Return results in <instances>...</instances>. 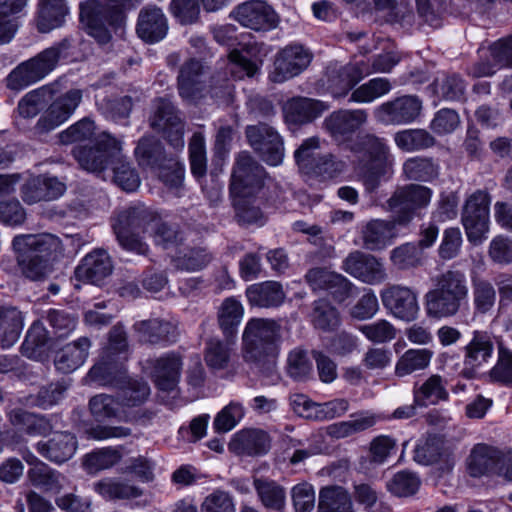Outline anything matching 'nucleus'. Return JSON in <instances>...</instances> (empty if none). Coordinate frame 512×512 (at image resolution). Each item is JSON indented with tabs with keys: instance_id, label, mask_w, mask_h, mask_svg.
<instances>
[{
	"instance_id": "1",
	"label": "nucleus",
	"mask_w": 512,
	"mask_h": 512,
	"mask_svg": "<svg viewBox=\"0 0 512 512\" xmlns=\"http://www.w3.org/2000/svg\"><path fill=\"white\" fill-rule=\"evenodd\" d=\"M127 359V334L124 326L118 323L111 328L108 344L102 349L99 361L87 374L91 383L116 388L123 408L140 406L150 395L147 382L127 376Z\"/></svg>"
},
{
	"instance_id": "2",
	"label": "nucleus",
	"mask_w": 512,
	"mask_h": 512,
	"mask_svg": "<svg viewBox=\"0 0 512 512\" xmlns=\"http://www.w3.org/2000/svg\"><path fill=\"white\" fill-rule=\"evenodd\" d=\"M63 145L77 144L72 155L80 167L88 172L101 173L109 158L122 149L121 141L104 131L96 134L95 121L87 116L58 134Z\"/></svg>"
},
{
	"instance_id": "3",
	"label": "nucleus",
	"mask_w": 512,
	"mask_h": 512,
	"mask_svg": "<svg viewBox=\"0 0 512 512\" xmlns=\"http://www.w3.org/2000/svg\"><path fill=\"white\" fill-rule=\"evenodd\" d=\"M281 348V325L266 318L248 320L242 334V357L275 384L280 376L276 369Z\"/></svg>"
},
{
	"instance_id": "4",
	"label": "nucleus",
	"mask_w": 512,
	"mask_h": 512,
	"mask_svg": "<svg viewBox=\"0 0 512 512\" xmlns=\"http://www.w3.org/2000/svg\"><path fill=\"white\" fill-rule=\"evenodd\" d=\"M433 281L434 287L424 295V308L429 318H451L467 307L469 287L464 271L448 269L437 275Z\"/></svg>"
},
{
	"instance_id": "5",
	"label": "nucleus",
	"mask_w": 512,
	"mask_h": 512,
	"mask_svg": "<svg viewBox=\"0 0 512 512\" xmlns=\"http://www.w3.org/2000/svg\"><path fill=\"white\" fill-rule=\"evenodd\" d=\"M351 150L358 160L362 182L368 193L376 191L381 183L391 179L394 173V157L384 138L373 134L363 135L357 139Z\"/></svg>"
},
{
	"instance_id": "6",
	"label": "nucleus",
	"mask_w": 512,
	"mask_h": 512,
	"mask_svg": "<svg viewBox=\"0 0 512 512\" xmlns=\"http://www.w3.org/2000/svg\"><path fill=\"white\" fill-rule=\"evenodd\" d=\"M58 238L51 234H21L13 238L12 246L18 254L25 277L42 281L52 272L51 256L58 248Z\"/></svg>"
},
{
	"instance_id": "7",
	"label": "nucleus",
	"mask_w": 512,
	"mask_h": 512,
	"mask_svg": "<svg viewBox=\"0 0 512 512\" xmlns=\"http://www.w3.org/2000/svg\"><path fill=\"white\" fill-rule=\"evenodd\" d=\"M71 47V39L65 37L36 56L20 63L7 75V88L21 91L43 80L57 67L60 59L68 56Z\"/></svg>"
},
{
	"instance_id": "8",
	"label": "nucleus",
	"mask_w": 512,
	"mask_h": 512,
	"mask_svg": "<svg viewBox=\"0 0 512 512\" xmlns=\"http://www.w3.org/2000/svg\"><path fill=\"white\" fill-rule=\"evenodd\" d=\"M79 9L80 22L98 43H109L112 33L123 34L126 16L118 6L99 0H85L79 4Z\"/></svg>"
},
{
	"instance_id": "9",
	"label": "nucleus",
	"mask_w": 512,
	"mask_h": 512,
	"mask_svg": "<svg viewBox=\"0 0 512 512\" xmlns=\"http://www.w3.org/2000/svg\"><path fill=\"white\" fill-rule=\"evenodd\" d=\"M265 187H276V181L267 176L264 167L249 152H240L231 175V196L257 198L265 194Z\"/></svg>"
},
{
	"instance_id": "10",
	"label": "nucleus",
	"mask_w": 512,
	"mask_h": 512,
	"mask_svg": "<svg viewBox=\"0 0 512 512\" xmlns=\"http://www.w3.org/2000/svg\"><path fill=\"white\" fill-rule=\"evenodd\" d=\"M149 213L143 205L130 206L113 218L112 228L119 245L126 251L146 255L148 245L139 237L146 230Z\"/></svg>"
},
{
	"instance_id": "11",
	"label": "nucleus",
	"mask_w": 512,
	"mask_h": 512,
	"mask_svg": "<svg viewBox=\"0 0 512 512\" xmlns=\"http://www.w3.org/2000/svg\"><path fill=\"white\" fill-rule=\"evenodd\" d=\"M433 191L420 184H408L398 188L386 202V208L399 226H407L419 211L431 202Z\"/></svg>"
},
{
	"instance_id": "12",
	"label": "nucleus",
	"mask_w": 512,
	"mask_h": 512,
	"mask_svg": "<svg viewBox=\"0 0 512 512\" xmlns=\"http://www.w3.org/2000/svg\"><path fill=\"white\" fill-rule=\"evenodd\" d=\"M490 195L483 190L472 193L465 201L461 212V223L467 239L473 245H480L490 230Z\"/></svg>"
},
{
	"instance_id": "13",
	"label": "nucleus",
	"mask_w": 512,
	"mask_h": 512,
	"mask_svg": "<svg viewBox=\"0 0 512 512\" xmlns=\"http://www.w3.org/2000/svg\"><path fill=\"white\" fill-rule=\"evenodd\" d=\"M258 70V64L247 58L242 52L233 50L225 62V71L212 78L211 96L222 101L230 102L233 98L234 84L232 80L252 77Z\"/></svg>"
},
{
	"instance_id": "14",
	"label": "nucleus",
	"mask_w": 512,
	"mask_h": 512,
	"mask_svg": "<svg viewBox=\"0 0 512 512\" xmlns=\"http://www.w3.org/2000/svg\"><path fill=\"white\" fill-rule=\"evenodd\" d=\"M151 128L162 134L175 151H182L184 142V124L179 110L167 98H157L152 105L149 117Z\"/></svg>"
},
{
	"instance_id": "15",
	"label": "nucleus",
	"mask_w": 512,
	"mask_h": 512,
	"mask_svg": "<svg viewBox=\"0 0 512 512\" xmlns=\"http://www.w3.org/2000/svg\"><path fill=\"white\" fill-rule=\"evenodd\" d=\"M422 109L423 102L418 96L402 95L376 106L373 116L385 126L408 125L418 120Z\"/></svg>"
},
{
	"instance_id": "16",
	"label": "nucleus",
	"mask_w": 512,
	"mask_h": 512,
	"mask_svg": "<svg viewBox=\"0 0 512 512\" xmlns=\"http://www.w3.org/2000/svg\"><path fill=\"white\" fill-rule=\"evenodd\" d=\"M245 134L254 152L268 165L278 166L284 158V142L280 134L266 123L246 127Z\"/></svg>"
},
{
	"instance_id": "17",
	"label": "nucleus",
	"mask_w": 512,
	"mask_h": 512,
	"mask_svg": "<svg viewBox=\"0 0 512 512\" xmlns=\"http://www.w3.org/2000/svg\"><path fill=\"white\" fill-rule=\"evenodd\" d=\"M312 58L311 51L303 45H287L277 53L269 79L274 83H283L302 73Z\"/></svg>"
},
{
	"instance_id": "18",
	"label": "nucleus",
	"mask_w": 512,
	"mask_h": 512,
	"mask_svg": "<svg viewBox=\"0 0 512 512\" xmlns=\"http://www.w3.org/2000/svg\"><path fill=\"white\" fill-rule=\"evenodd\" d=\"M82 101V91L71 89L57 97L38 119L34 129L38 134L48 133L65 123Z\"/></svg>"
},
{
	"instance_id": "19",
	"label": "nucleus",
	"mask_w": 512,
	"mask_h": 512,
	"mask_svg": "<svg viewBox=\"0 0 512 512\" xmlns=\"http://www.w3.org/2000/svg\"><path fill=\"white\" fill-rule=\"evenodd\" d=\"M383 306L397 319L412 322L417 319L420 307L417 293L410 287L392 285L381 291Z\"/></svg>"
},
{
	"instance_id": "20",
	"label": "nucleus",
	"mask_w": 512,
	"mask_h": 512,
	"mask_svg": "<svg viewBox=\"0 0 512 512\" xmlns=\"http://www.w3.org/2000/svg\"><path fill=\"white\" fill-rule=\"evenodd\" d=\"M342 269L359 281L377 285L387 278L383 262L371 254L354 251L343 260Z\"/></svg>"
},
{
	"instance_id": "21",
	"label": "nucleus",
	"mask_w": 512,
	"mask_h": 512,
	"mask_svg": "<svg viewBox=\"0 0 512 512\" xmlns=\"http://www.w3.org/2000/svg\"><path fill=\"white\" fill-rule=\"evenodd\" d=\"M231 16L242 26L255 31H268L277 25L276 13L262 0H251L238 5Z\"/></svg>"
},
{
	"instance_id": "22",
	"label": "nucleus",
	"mask_w": 512,
	"mask_h": 512,
	"mask_svg": "<svg viewBox=\"0 0 512 512\" xmlns=\"http://www.w3.org/2000/svg\"><path fill=\"white\" fill-rule=\"evenodd\" d=\"M368 120L365 109H340L332 112L324 120V127L337 142L349 140Z\"/></svg>"
},
{
	"instance_id": "23",
	"label": "nucleus",
	"mask_w": 512,
	"mask_h": 512,
	"mask_svg": "<svg viewBox=\"0 0 512 512\" xmlns=\"http://www.w3.org/2000/svg\"><path fill=\"white\" fill-rule=\"evenodd\" d=\"M501 68H512V34L495 41L489 47V57L480 59L470 68L473 77H488Z\"/></svg>"
},
{
	"instance_id": "24",
	"label": "nucleus",
	"mask_w": 512,
	"mask_h": 512,
	"mask_svg": "<svg viewBox=\"0 0 512 512\" xmlns=\"http://www.w3.org/2000/svg\"><path fill=\"white\" fill-rule=\"evenodd\" d=\"M65 191V183L51 175L30 176L21 186V196L27 204L58 199Z\"/></svg>"
},
{
	"instance_id": "25",
	"label": "nucleus",
	"mask_w": 512,
	"mask_h": 512,
	"mask_svg": "<svg viewBox=\"0 0 512 512\" xmlns=\"http://www.w3.org/2000/svg\"><path fill=\"white\" fill-rule=\"evenodd\" d=\"M150 367L152 378L158 389L169 392L179 383L183 358L178 352H166L151 360Z\"/></svg>"
},
{
	"instance_id": "26",
	"label": "nucleus",
	"mask_w": 512,
	"mask_h": 512,
	"mask_svg": "<svg viewBox=\"0 0 512 512\" xmlns=\"http://www.w3.org/2000/svg\"><path fill=\"white\" fill-rule=\"evenodd\" d=\"M364 78L365 72L361 71L357 61L339 67H329L327 70L328 90L336 99L350 96V93Z\"/></svg>"
},
{
	"instance_id": "27",
	"label": "nucleus",
	"mask_w": 512,
	"mask_h": 512,
	"mask_svg": "<svg viewBox=\"0 0 512 512\" xmlns=\"http://www.w3.org/2000/svg\"><path fill=\"white\" fill-rule=\"evenodd\" d=\"M136 32L147 43L163 40L168 32V21L162 9L155 5H147L140 10Z\"/></svg>"
},
{
	"instance_id": "28",
	"label": "nucleus",
	"mask_w": 512,
	"mask_h": 512,
	"mask_svg": "<svg viewBox=\"0 0 512 512\" xmlns=\"http://www.w3.org/2000/svg\"><path fill=\"white\" fill-rule=\"evenodd\" d=\"M305 279L313 290H327L338 300L343 301L351 294L353 284L345 276L324 268H312Z\"/></svg>"
},
{
	"instance_id": "29",
	"label": "nucleus",
	"mask_w": 512,
	"mask_h": 512,
	"mask_svg": "<svg viewBox=\"0 0 512 512\" xmlns=\"http://www.w3.org/2000/svg\"><path fill=\"white\" fill-rule=\"evenodd\" d=\"M113 270L108 253L96 249L87 254L75 269V277L79 281L99 285Z\"/></svg>"
},
{
	"instance_id": "30",
	"label": "nucleus",
	"mask_w": 512,
	"mask_h": 512,
	"mask_svg": "<svg viewBox=\"0 0 512 512\" xmlns=\"http://www.w3.org/2000/svg\"><path fill=\"white\" fill-rule=\"evenodd\" d=\"M133 329L142 343L166 346L176 341V327L167 320L152 318L137 321Z\"/></svg>"
},
{
	"instance_id": "31",
	"label": "nucleus",
	"mask_w": 512,
	"mask_h": 512,
	"mask_svg": "<svg viewBox=\"0 0 512 512\" xmlns=\"http://www.w3.org/2000/svg\"><path fill=\"white\" fill-rule=\"evenodd\" d=\"M245 294L250 306L265 309L279 308L286 299L282 284L271 280L248 286Z\"/></svg>"
},
{
	"instance_id": "32",
	"label": "nucleus",
	"mask_w": 512,
	"mask_h": 512,
	"mask_svg": "<svg viewBox=\"0 0 512 512\" xmlns=\"http://www.w3.org/2000/svg\"><path fill=\"white\" fill-rule=\"evenodd\" d=\"M499 458L500 450L498 448L478 443L473 446L466 460L467 472L475 478L497 473Z\"/></svg>"
},
{
	"instance_id": "33",
	"label": "nucleus",
	"mask_w": 512,
	"mask_h": 512,
	"mask_svg": "<svg viewBox=\"0 0 512 512\" xmlns=\"http://www.w3.org/2000/svg\"><path fill=\"white\" fill-rule=\"evenodd\" d=\"M35 448L42 457L56 464H61L75 454L77 440L71 433L57 432L48 441H39Z\"/></svg>"
},
{
	"instance_id": "34",
	"label": "nucleus",
	"mask_w": 512,
	"mask_h": 512,
	"mask_svg": "<svg viewBox=\"0 0 512 512\" xmlns=\"http://www.w3.org/2000/svg\"><path fill=\"white\" fill-rule=\"evenodd\" d=\"M91 341L88 337H80L59 349L54 357L57 371L69 374L80 368L89 355Z\"/></svg>"
},
{
	"instance_id": "35",
	"label": "nucleus",
	"mask_w": 512,
	"mask_h": 512,
	"mask_svg": "<svg viewBox=\"0 0 512 512\" xmlns=\"http://www.w3.org/2000/svg\"><path fill=\"white\" fill-rule=\"evenodd\" d=\"M396 225L398 224L394 219L392 221L370 220L361 229L363 246L367 250L378 251L391 245L397 235Z\"/></svg>"
},
{
	"instance_id": "36",
	"label": "nucleus",
	"mask_w": 512,
	"mask_h": 512,
	"mask_svg": "<svg viewBox=\"0 0 512 512\" xmlns=\"http://www.w3.org/2000/svg\"><path fill=\"white\" fill-rule=\"evenodd\" d=\"M327 109L328 105L323 101L295 97L286 102L283 111L287 123L305 124L321 116Z\"/></svg>"
},
{
	"instance_id": "37",
	"label": "nucleus",
	"mask_w": 512,
	"mask_h": 512,
	"mask_svg": "<svg viewBox=\"0 0 512 512\" xmlns=\"http://www.w3.org/2000/svg\"><path fill=\"white\" fill-rule=\"evenodd\" d=\"M230 449L238 455H264L270 449L269 436L259 429L241 430L233 436Z\"/></svg>"
},
{
	"instance_id": "38",
	"label": "nucleus",
	"mask_w": 512,
	"mask_h": 512,
	"mask_svg": "<svg viewBox=\"0 0 512 512\" xmlns=\"http://www.w3.org/2000/svg\"><path fill=\"white\" fill-rule=\"evenodd\" d=\"M235 356L234 338L220 339L211 337L206 340L204 347V361L213 371L226 370Z\"/></svg>"
},
{
	"instance_id": "39",
	"label": "nucleus",
	"mask_w": 512,
	"mask_h": 512,
	"mask_svg": "<svg viewBox=\"0 0 512 512\" xmlns=\"http://www.w3.org/2000/svg\"><path fill=\"white\" fill-rule=\"evenodd\" d=\"M179 95L185 100H193L204 89L205 73L200 61L190 59L185 62L178 75Z\"/></svg>"
},
{
	"instance_id": "40",
	"label": "nucleus",
	"mask_w": 512,
	"mask_h": 512,
	"mask_svg": "<svg viewBox=\"0 0 512 512\" xmlns=\"http://www.w3.org/2000/svg\"><path fill=\"white\" fill-rule=\"evenodd\" d=\"M68 11L65 0H39L37 29L41 33H47L62 26Z\"/></svg>"
},
{
	"instance_id": "41",
	"label": "nucleus",
	"mask_w": 512,
	"mask_h": 512,
	"mask_svg": "<svg viewBox=\"0 0 512 512\" xmlns=\"http://www.w3.org/2000/svg\"><path fill=\"white\" fill-rule=\"evenodd\" d=\"M29 482L43 492L58 494L67 481L66 477L46 463H39L27 471Z\"/></svg>"
},
{
	"instance_id": "42",
	"label": "nucleus",
	"mask_w": 512,
	"mask_h": 512,
	"mask_svg": "<svg viewBox=\"0 0 512 512\" xmlns=\"http://www.w3.org/2000/svg\"><path fill=\"white\" fill-rule=\"evenodd\" d=\"M89 408L91 414L97 421H128V414L123 408L119 398L116 399L107 394H98L90 399Z\"/></svg>"
},
{
	"instance_id": "43",
	"label": "nucleus",
	"mask_w": 512,
	"mask_h": 512,
	"mask_svg": "<svg viewBox=\"0 0 512 512\" xmlns=\"http://www.w3.org/2000/svg\"><path fill=\"white\" fill-rule=\"evenodd\" d=\"M11 424L32 436H45L52 430L50 421L44 415L14 408L8 414Z\"/></svg>"
},
{
	"instance_id": "44",
	"label": "nucleus",
	"mask_w": 512,
	"mask_h": 512,
	"mask_svg": "<svg viewBox=\"0 0 512 512\" xmlns=\"http://www.w3.org/2000/svg\"><path fill=\"white\" fill-rule=\"evenodd\" d=\"M293 404L295 411L307 418L312 417L310 410L321 412L326 418L332 419L340 417L349 408V402L343 398L334 399L318 405L308 400L304 395H297L293 399Z\"/></svg>"
},
{
	"instance_id": "45",
	"label": "nucleus",
	"mask_w": 512,
	"mask_h": 512,
	"mask_svg": "<svg viewBox=\"0 0 512 512\" xmlns=\"http://www.w3.org/2000/svg\"><path fill=\"white\" fill-rule=\"evenodd\" d=\"M134 153L141 167L152 170L161 167L168 160L162 143L154 136H143L138 141Z\"/></svg>"
},
{
	"instance_id": "46",
	"label": "nucleus",
	"mask_w": 512,
	"mask_h": 512,
	"mask_svg": "<svg viewBox=\"0 0 512 512\" xmlns=\"http://www.w3.org/2000/svg\"><path fill=\"white\" fill-rule=\"evenodd\" d=\"M93 489L106 500L135 499L142 496V490L119 478H104L93 484Z\"/></svg>"
},
{
	"instance_id": "47",
	"label": "nucleus",
	"mask_w": 512,
	"mask_h": 512,
	"mask_svg": "<svg viewBox=\"0 0 512 512\" xmlns=\"http://www.w3.org/2000/svg\"><path fill=\"white\" fill-rule=\"evenodd\" d=\"M110 165H112L113 180L117 186L126 192H134L138 189L140 177L135 168L121 155V150L109 158L107 166L101 172Z\"/></svg>"
},
{
	"instance_id": "48",
	"label": "nucleus",
	"mask_w": 512,
	"mask_h": 512,
	"mask_svg": "<svg viewBox=\"0 0 512 512\" xmlns=\"http://www.w3.org/2000/svg\"><path fill=\"white\" fill-rule=\"evenodd\" d=\"M243 315V305L235 297H228L222 302L217 316L224 337L235 338Z\"/></svg>"
},
{
	"instance_id": "49",
	"label": "nucleus",
	"mask_w": 512,
	"mask_h": 512,
	"mask_svg": "<svg viewBox=\"0 0 512 512\" xmlns=\"http://www.w3.org/2000/svg\"><path fill=\"white\" fill-rule=\"evenodd\" d=\"M22 313L15 307H0L1 346L8 349L19 339L23 329Z\"/></svg>"
},
{
	"instance_id": "50",
	"label": "nucleus",
	"mask_w": 512,
	"mask_h": 512,
	"mask_svg": "<svg viewBox=\"0 0 512 512\" xmlns=\"http://www.w3.org/2000/svg\"><path fill=\"white\" fill-rule=\"evenodd\" d=\"M493 343L488 333L475 331L466 346L464 364L472 369L480 367L492 357Z\"/></svg>"
},
{
	"instance_id": "51",
	"label": "nucleus",
	"mask_w": 512,
	"mask_h": 512,
	"mask_svg": "<svg viewBox=\"0 0 512 512\" xmlns=\"http://www.w3.org/2000/svg\"><path fill=\"white\" fill-rule=\"evenodd\" d=\"M393 85L388 78L375 77L356 87L348 99L349 103L369 104L389 94Z\"/></svg>"
},
{
	"instance_id": "52",
	"label": "nucleus",
	"mask_w": 512,
	"mask_h": 512,
	"mask_svg": "<svg viewBox=\"0 0 512 512\" xmlns=\"http://www.w3.org/2000/svg\"><path fill=\"white\" fill-rule=\"evenodd\" d=\"M213 259L205 247L178 249L172 258L174 267L178 270L194 272L205 268Z\"/></svg>"
},
{
	"instance_id": "53",
	"label": "nucleus",
	"mask_w": 512,
	"mask_h": 512,
	"mask_svg": "<svg viewBox=\"0 0 512 512\" xmlns=\"http://www.w3.org/2000/svg\"><path fill=\"white\" fill-rule=\"evenodd\" d=\"M449 397L444 380L439 375L430 376L414 390V402L418 406H429Z\"/></svg>"
},
{
	"instance_id": "54",
	"label": "nucleus",
	"mask_w": 512,
	"mask_h": 512,
	"mask_svg": "<svg viewBox=\"0 0 512 512\" xmlns=\"http://www.w3.org/2000/svg\"><path fill=\"white\" fill-rule=\"evenodd\" d=\"M317 512H354L349 493L339 486L322 488Z\"/></svg>"
},
{
	"instance_id": "55",
	"label": "nucleus",
	"mask_w": 512,
	"mask_h": 512,
	"mask_svg": "<svg viewBox=\"0 0 512 512\" xmlns=\"http://www.w3.org/2000/svg\"><path fill=\"white\" fill-rule=\"evenodd\" d=\"M437 97L446 101H460L466 91L465 81L457 74H443L432 84Z\"/></svg>"
},
{
	"instance_id": "56",
	"label": "nucleus",
	"mask_w": 512,
	"mask_h": 512,
	"mask_svg": "<svg viewBox=\"0 0 512 512\" xmlns=\"http://www.w3.org/2000/svg\"><path fill=\"white\" fill-rule=\"evenodd\" d=\"M66 389V386L62 383H50L41 387L36 394L25 396L22 403L29 407L49 409L64 398Z\"/></svg>"
},
{
	"instance_id": "57",
	"label": "nucleus",
	"mask_w": 512,
	"mask_h": 512,
	"mask_svg": "<svg viewBox=\"0 0 512 512\" xmlns=\"http://www.w3.org/2000/svg\"><path fill=\"white\" fill-rule=\"evenodd\" d=\"M394 141L399 149L406 152L423 150L435 144L434 137L424 129L399 131L395 134Z\"/></svg>"
},
{
	"instance_id": "58",
	"label": "nucleus",
	"mask_w": 512,
	"mask_h": 512,
	"mask_svg": "<svg viewBox=\"0 0 512 512\" xmlns=\"http://www.w3.org/2000/svg\"><path fill=\"white\" fill-rule=\"evenodd\" d=\"M432 352L428 349H409L397 361L395 374L404 377L428 367Z\"/></svg>"
},
{
	"instance_id": "59",
	"label": "nucleus",
	"mask_w": 512,
	"mask_h": 512,
	"mask_svg": "<svg viewBox=\"0 0 512 512\" xmlns=\"http://www.w3.org/2000/svg\"><path fill=\"white\" fill-rule=\"evenodd\" d=\"M238 222L243 224H264V214L260 208L263 201L256 197L232 196Z\"/></svg>"
},
{
	"instance_id": "60",
	"label": "nucleus",
	"mask_w": 512,
	"mask_h": 512,
	"mask_svg": "<svg viewBox=\"0 0 512 512\" xmlns=\"http://www.w3.org/2000/svg\"><path fill=\"white\" fill-rule=\"evenodd\" d=\"M472 297L475 313L486 314L495 305L496 291L492 283L488 280L482 278H473Z\"/></svg>"
},
{
	"instance_id": "61",
	"label": "nucleus",
	"mask_w": 512,
	"mask_h": 512,
	"mask_svg": "<svg viewBox=\"0 0 512 512\" xmlns=\"http://www.w3.org/2000/svg\"><path fill=\"white\" fill-rule=\"evenodd\" d=\"M254 487L265 507L274 510H280L283 507L285 491L275 481L256 478L254 480Z\"/></svg>"
},
{
	"instance_id": "62",
	"label": "nucleus",
	"mask_w": 512,
	"mask_h": 512,
	"mask_svg": "<svg viewBox=\"0 0 512 512\" xmlns=\"http://www.w3.org/2000/svg\"><path fill=\"white\" fill-rule=\"evenodd\" d=\"M287 373L296 381H305L313 374V364L307 351L302 348H294L288 354Z\"/></svg>"
},
{
	"instance_id": "63",
	"label": "nucleus",
	"mask_w": 512,
	"mask_h": 512,
	"mask_svg": "<svg viewBox=\"0 0 512 512\" xmlns=\"http://www.w3.org/2000/svg\"><path fill=\"white\" fill-rule=\"evenodd\" d=\"M497 361L489 372L493 382L512 385V350L502 342L498 343Z\"/></svg>"
},
{
	"instance_id": "64",
	"label": "nucleus",
	"mask_w": 512,
	"mask_h": 512,
	"mask_svg": "<svg viewBox=\"0 0 512 512\" xmlns=\"http://www.w3.org/2000/svg\"><path fill=\"white\" fill-rule=\"evenodd\" d=\"M201 512H236L233 495L223 489H215L202 501Z\"/></svg>"
}]
</instances>
